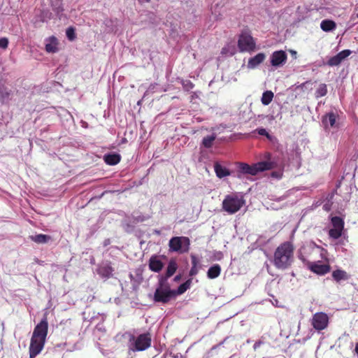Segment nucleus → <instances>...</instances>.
Wrapping results in <instances>:
<instances>
[{"instance_id": "nucleus-14", "label": "nucleus", "mask_w": 358, "mask_h": 358, "mask_svg": "<svg viewBox=\"0 0 358 358\" xmlns=\"http://www.w3.org/2000/svg\"><path fill=\"white\" fill-rule=\"evenodd\" d=\"M45 340L34 338L31 336L30 345H29V357L34 358L42 350L44 347Z\"/></svg>"}, {"instance_id": "nucleus-9", "label": "nucleus", "mask_w": 358, "mask_h": 358, "mask_svg": "<svg viewBox=\"0 0 358 358\" xmlns=\"http://www.w3.org/2000/svg\"><path fill=\"white\" fill-rule=\"evenodd\" d=\"M311 324L317 331L325 329L329 324V317L323 312H318L313 315Z\"/></svg>"}, {"instance_id": "nucleus-22", "label": "nucleus", "mask_w": 358, "mask_h": 358, "mask_svg": "<svg viewBox=\"0 0 358 358\" xmlns=\"http://www.w3.org/2000/svg\"><path fill=\"white\" fill-rule=\"evenodd\" d=\"M336 115L334 112H329L322 117V122L325 128L329 125L334 127L336 124Z\"/></svg>"}, {"instance_id": "nucleus-50", "label": "nucleus", "mask_w": 358, "mask_h": 358, "mask_svg": "<svg viewBox=\"0 0 358 358\" xmlns=\"http://www.w3.org/2000/svg\"><path fill=\"white\" fill-rule=\"evenodd\" d=\"M111 241L110 238H106L103 242V246L106 247L110 244Z\"/></svg>"}, {"instance_id": "nucleus-21", "label": "nucleus", "mask_w": 358, "mask_h": 358, "mask_svg": "<svg viewBox=\"0 0 358 358\" xmlns=\"http://www.w3.org/2000/svg\"><path fill=\"white\" fill-rule=\"evenodd\" d=\"M47 43H45V51L48 53H55L58 52V41L57 38L52 36L46 39Z\"/></svg>"}, {"instance_id": "nucleus-33", "label": "nucleus", "mask_w": 358, "mask_h": 358, "mask_svg": "<svg viewBox=\"0 0 358 358\" xmlns=\"http://www.w3.org/2000/svg\"><path fill=\"white\" fill-rule=\"evenodd\" d=\"M342 232L343 229L332 228L329 231V236L334 239H338L342 236Z\"/></svg>"}, {"instance_id": "nucleus-35", "label": "nucleus", "mask_w": 358, "mask_h": 358, "mask_svg": "<svg viewBox=\"0 0 358 358\" xmlns=\"http://www.w3.org/2000/svg\"><path fill=\"white\" fill-rule=\"evenodd\" d=\"M66 36L69 41H74L76 38L75 29L73 27H68L66 30Z\"/></svg>"}, {"instance_id": "nucleus-46", "label": "nucleus", "mask_w": 358, "mask_h": 358, "mask_svg": "<svg viewBox=\"0 0 358 358\" xmlns=\"http://www.w3.org/2000/svg\"><path fill=\"white\" fill-rule=\"evenodd\" d=\"M228 338V337H226L222 341H221L220 343H219L217 345H213L210 350V352H213L214 350H217V348H219L220 347L224 345V343H225V341H227V339Z\"/></svg>"}, {"instance_id": "nucleus-43", "label": "nucleus", "mask_w": 358, "mask_h": 358, "mask_svg": "<svg viewBox=\"0 0 358 358\" xmlns=\"http://www.w3.org/2000/svg\"><path fill=\"white\" fill-rule=\"evenodd\" d=\"M333 198V195L331 196L330 197V199H329L322 206V208L324 210L327 211V212H329L331 210V207H332V202L331 201V200Z\"/></svg>"}, {"instance_id": "nucleus-38", "label": "nucleus", "mask_w": 358, "mask_h": 358, "mask_svg": "<svg viewBox=\"0 0 358 358\" xmlns=\"http://www.w3.org/2000/svg\"><path fill=\"white\" fill-rule=\"evenodd\" d=\"M150 218L149 215H133V219L135 222H142L146 221Z\"/></svg>"}, {"instance_id": "nucleus-26", "label": "nucleus", "mask_w": 358, "mask_h": 358, "mask_svg": "<svg viewBox=\"0 0 358 358\" xmlns=\"http://www.w3.org/2000/svg\"><path fill=\"white\" fill-rule=\"evenodd\" d=\"M221 273V267L219 264H213L211 266L208 271H207V276L210 279H214L217 278Z\"/></svg>"}, {"instance_id": "nucleus-15", "label": "nucleus", "mask_w": 358, "mask_h": 358, "mask_svg": "<svg viewBox=\"0 0 358 358\" xmlns=\"http://www.w3.org/2000/svg\"><path fill=\"white\" fill-rule=\"evenodd\" d=\"M270 59L271 65L278 68L282 66L286 63L287 55L285 51L278 50L272 53Z\"/></svg>"}, {"instance_id": "nucleus-29", "label": "nucleus", "mask_w": 358, "mask_h": 358, "mask_svg": "<svg viewBox=\"0 0 358 358\" xmlns=\"http://www.w3.org/2000/svg\"><path fill=\"white\" fill-rule=\"evenodd\" d=\"M274 96L273 93L270 90H266L263 92L261 101L263 105L268 106L273 100Z\"/></svg>"}, {"instance_id": "nucleus-37", "label": "nucleus", "mask_w": 358, "mask_h": 358, "mask_svg": "<svg viewBox=\"0 0 358 358\" xmlns=\"http://www.w3.org/2000/svg\"><path fill=\"white\" fill-rule=\"evenodd\" d=\"M122 227L127 233H131L134 230V226L129 223L127 220H124L122 222Z\"/></svg>"}, {"instance_id": "nucleus-3", "label": "nucleus", "mask_w": 358, "mask_h": 358, "mask_svg": "<svg viewBox=\"0 0 358 358\" xmlns=\"http://www.w3.org/2000/svg\"><path fill=\"white\" fill-rule=\"evenodd\" d=\"M245 203L243 196L238 194H228L222 201V209L229 214L238 212Z\"/></svg>"}, {"instance_id": "nucleus-19", "label": "nucleus", "mask_w": 358, "mask_h": 358, "mask_svg": "<svg viewBox=\"0 0 358 358\" xmlns=\"http://www.w3.org/2000/svg\"><path fill=\"white\" fill-rule=\"evenodd\" d=\"M266 55L263 52H259L255 56L250 57L248 62L247 66L248 69H253L257 67L261 63L264 62Z\"/></svg>"}, {"instance_id": "nucleus-17", "label": "nucleus", "mask_w": 358, "mask_h": 358, "mask_svg": "<svg viewBox=\"0 0 358 358\" xmlns=\"http://www.w3.org/2000/svg\"><path fill=\"white\" fill-rule=\"evenodd\" d=\"M164 266V264L161 260V257L158 255H152L148 262V267L150 271L155 273H159Z\"/></svg>"}, {"instance_id": "nucleus-6", "label": "nucleus", "mask_w": 358, "mask_h": 358, "mask_svg": "<svg viewBox=\"0 0 358 358\" xmlns=\"http://www.w3.org/2000/svg\"><path fill=\"white\" fill-rule=\"evenodd\" d=\"M238 169V173L237 176L241 178V174L256 176L259 173L265 171L266 167L265 164L259 162L252 165H249L246 163H239Z\"/></svg>"}, {"instance_id": "nucleus-8", "label": "nucleus", "mask_w": 358, "mask_h": 358, "mask_svg": "<svg viewBox=\"0 0 358 358\" xmlns=\"http://www.w3.org/2000/svg\"><path fill=\"white\" fill-rule=\"evenodd\" d=\"M238 48L241 52H252L256 48V43L250 35L242 34L240 35L238 41Z\"/></svg>"}, {"instance_id": "nucleus-42", "label": "nucleus", "mask_w": 358, "mask_h": 358, "mask_svg": "<svg viewBox=\"0 0 358 358\" xmlns=\"http://www.w3.org/2000/svg\"><path fill=\"white\" fill-rule=\"evenodd\" d=\"M352 53L351 50H343L338 52L337 55L338 57L341 59V60H344L345 58H347L350 54Z\"/></svg>"}, {"instance_id": "nucleus-52", "label": "nucleus", "mask_w": 358, "mask_h": 358, "mask_svg": "<svg viewBox=\"0 0 358 358\" xmlns=\"http://www.w3.org/2000/svg\"><path fill=\"white\" fill-rule=\"evenodd\" d=\"M212 353L213 352H210V350H209L208 352H206L205 355H203L202 358H210Z\"/></svg>"}, {"instance_id": "nucleus-49", "label": "nucleus", "mask_w": 358, "mask_h": 358, "mask_svg": "<svg viewBox=\"0 0 358 358\" xmlns=\"http://www.w3.org/2000/svg\"><path fill=\"white\" fill-rule=\"evenodd\" d=\"M222 257H223V255L221 252H217L215 255V259H218V260L221 259L222 258Z\"/></svg>"}, {"instance_id": "nucleus-55", "label": "nucleus", "mask_w": 358, "mask_h": 358, "mask_svg": "<svg viewBox=\"0 0 358 358\" xmlns=\"http://www.w3.org/2000/svg\"><path fill=\"white\" fill-rule=\"evenodd\" d=\"M355 351L358 355V342L356 343Z\"/></svg>"}, {"instance_id": "nucleus-44", "label": "nucleus", "mask_w": 358, "mask_h": 358, "mask_svg": "<svg viewBox=\"0 0 358 358\" xmlns=\"http://www.w3.org/2000/svg\"><path fill=\"white\" fill-rule=\"evenodd\" d=\"M8 45V40L7 38H0V48L6 49Z\"/></svg>"}, {"instance_id": "nucleus-58", "label": "nucleus", "mask_w": 358, "mask_h": 358, "mask_svg": "<svg viewBox=\"0 0 358 358\" xmlns=\"http://www.w3.org/2000/svg\"><path fill=\"white\" fill-rule=\"evenodd\" d=\"M170 358H173V357H170Z\"/></svg>"}, {"instance_id": "nucleus-23", "label": "nucleus", "mask_w": 358, "mask_h": 358, "mask_svg": "<svg viewBox=\"0 0 358 358\" xmlns=\"http://www.w3.org/2000/svg\"><path fill=\"white\" fill-rule=\"evenodd\" d=\"M214 170L216 176L219 178H222L231 175L230 171L227 168L222 166L219 162H215Z\"/></svg>"}, {"instance_id": "nucleus-10", "label": "nucleus", "mask_w": 358, "mask_h": 358, "mask_svg": "<svg viewBox=\"0 0 358 358\" xmlns=\"http://www.w3.org/2000/svg\"><path fill=\"white\" fill-rule=\"evenodd\" d=\"M114 271L112 263L108 260H104L99 263L96 269L97 274L105 280L113 277Z\"/></svg>"}, {"instance_id": "nucleus-31", "label": "nucleus", "mask_w": 358, "mask_h": 358, "mask_svg": "<svg viewBox=\"0 0 358 358\" xmlns=\"http://www.w3.org/2000/svg\"><path fill=\"white\" fill-rule=\"evenodd\" d=\"M117 24V19H106L104 21V24L107 27V30L108 32L115 31L116 29Z\"/></svg>"}, {"instance_id": "nucleus-39", "label": "nucleus", "mask_w": 358, "mask_h": 358, "mask_svg": "<svg viewBox=\"0 0 358 358\" xmlns=\"http://www.w3.org/2000/svg\"><path fill=\"white\" fill-rule=\"evenodd\" d=\"M254 133H257L260 136H266L268 139L271 138V136L270 134L268 133V131H266V129L263 128V127H259V128H257L254 131Z\"/></svg>"}, {"instance_id": "nucleus-18", "label": "nucleus", "mask_w": 358, "mask_h": 358, "mask_svg": "<svg viewBox=\"0 0 358 358\" xmlns=\"http://www.w3.org/2000/svg\"><path fill=\"white\" fill-rule=\"evenodd\" d=\"M333 280L336 283H341L343 281H347L351 278V275L345 271L338 268L331 273Z\"/></svg>"}, {"instance_id": "nucleus-40", "label": "nucleus", "mask_w": 358, "mask_h": 358, "mask_svg": "<svg viewBox=\"0 0 358 358\" xmlns=\"http://www.w3.org/2000/svg\"><path fill=\"white\" fill-rule=\"evenodd\" d=\"M317 96H324L327 93V87L325 85H322L317 90Z\"/></svg>"}, {"instance_id": "nucleus-1", "label": "nucleus", "mask_w": 358, "mask_h": 358, "mask_svg": "<svg viewBox=\"0 0 358 358\" xmlns=\"http://www.w3.org/2000/svg\"><path fill=\"white\" fill-rule=\"evenodd\" d=\"M293 245L285 242L277 248L274 253L273 264L279 269H286L293 261Z\"/></svg>"}, {"instance_id": "nucleus-56", "label": "nucleus", "mask_w": 358, "mask_h": 358, "mask_svg": "<svg viewBox=\"0 0 358 358\" xmlns=\"http://www.w3.org/2000/svg\"><path fill=\"white\" fill-rule=\"evenodd\" d=\"M63 11V8L62 7H58L57 8V13H59V12H62Z\"/></svg>"}, {"instance_id": "nucleus-4", "label": "nucleus", "mask_w": 358, "mask_h": 358, "mask_svg": "<svg viewBox=\"0 0 358 358\" xmlns=\"http://www.w3.org/2000/svg\"><path fill=\"white\" fill-rule=\"evenodd\" d=\"M151 335L143 333L138 336H131L129 339V349L134 352L144 351L151 345Z\"/></svg>"}, {"instance_id": "nucleus-51", "label": "nucleus", "mask_w": 358, "mask_h": 358, "mask_svg": "<svg viewBox=\"0 0 358 358\" xmlns=\"http://www.w3.org/2000/svg\"><path fill=\"white\" fill-rule=\"evenodd\" d=\"M181 275L180 274H178V275H176L174 278H173V281L174 282H178L181 280Z\"/></svg>"}, {"instance_id": "nucleus-57", "label": "nucleus", "mask_w": 358, "mask_h": 358, "mask_svg": "<svg viewBox=\"0 0 358 358\" xmlns=\"http://www.w3.org/2000/svg\"><path fill=\"white\" fill-rule=\"evenodd\" d=\"M290 52H291L292 55L293 56H294V57H296V55L297 54L295 50H291Z\"/></svg>"}, {"instance_id": "nucleus-47", "label": "nucleus", "mask_w": 358, "mask_h": 358, "mask_svg": "<svg viewBox=\"0 0 358 358\" xmlns=\"http://www.w3.org/2000/svg\"><path fill=\"white\" fill-rule=\"evenodd\" d=\"M198 271H199V270H198L197 267L192 266V268L189 272V276H192V277L194 276L198 273Z\"/></svg>"}, {"instance_id": "nucleus-36", "label": "nucleus", "mask_w": 358, "mask_h": 358, "mask_svg": "<svg viewBox=\"0 0 358 358\" xmlns=\"http://www.w3.org/2000/svg\"><path fill=\"white\" fill-rule=\"evenodd\" d=\"M181 85H182L184 90L187 92L192 90L194 87L193 83L189 80H182Z\"/></svg>"}, {"instance_id": "nucleus-32", "label": "nucleus", "mask_w": 358, "mask_h": 358, "mask_svg": "<svg viewBox=\"0 0 358 358\" xmlns=\"http://www.w3.org/2000/svg\"><path fill=\"white\" fill-rule=\"evenodd\" d=\"M342 62L343 60H341V59L336 54V55L329 59V60L327 62V64L329 66H336L339 65Z\"/></svg>"}, {"instance_id": "nucleus-7", "label": "nucleus", "mask_w": 358, "mask_h": 358, "mask_svg": "<svg viewBox=\"0 0 358 358\" xmlns=\"http://www.w3.org/2000/svg\"><path fill=\"white\" fill-rule=\"evenodd\" d=\"M260 162L266 164V169L265 171L281 168L284 165V159L280 155L270 152L264 153V160Z\"/></svg>"}, {"instance_id": "nucleus-30", "label": "nucleus", "mask_w": 358, "mask_h": 358, "mask_svg": "<svg viewBox=\"0 0 358 358\" xmlns=\"http://www.w3.org/2000/svg\"><path fill=\"white\" fill-rule=\"evenodd\" d=\"M217 136L215 134L205 136L202 139L201 145L206 148H210L213 146V141L215 140Z\"/></svg>"}, {"instance_id": "nucleus-41", "label": "nucleus", "mask_w": 358, "mask_h": 358, "mask_svg": "<svg viewBox=\"0 0 358 358\" xmlns=\"http://www.w3.org/2000/svg\"><path fill=\"white\" fill-rule=\"evenodd\" d=\"M170 357H173V358H182V355L180 353L174 354L172 352L166 351L163 355L162 358H170Z\"/></svg>"}, {"instance_id": "nucleus-53", "label": "nucleus", "mask_w": 358, "mask_h": 358, "mask_svg": "<svg viewBox=\"0 0 358 358\" xmlns=\"http://www.w3.org/2000/svg\"><path fill=\"white\" fill-rule=\"evenodd\" d=\"M153 233L155 234H157V235H160L161 234V231L159 230H158V229H154Z\"/></svg>"}, {"instance_id": "nucleus-48", "label": "nucleus", "mask_w": 358, "mask_h": 358, "mask_svg": "<svg viewBox=\"0 0 358 358\" xmlns=\"http://www.w3.org/2000/svg\"><path fill=\"white\" fill-rule=\"evenodd\" d=\"M262 344V342L261 341H256L253 345V348L255 350H256L257 348H259L261 345Z\"/></svg>"}, {"instance_id": "nucleus-16", "label": "nucleus", "mask_w": 358, "mask_h": 358, "mask_svg": "<svg viewBox=\"0 0 358 358\" xmlns=\"http://www.w3.org/2000/svg\"><path fill=\"white\" fill-rule=\"evenodd\" d=\"M178 267V264L176 259H170L166 268L165 273L159 274L157 275V280H162L168 282L169 278H171L176 272Z\"/></svg>"}, {"instance_id": "nucleus-13", "label": "nucleus", "mask_w": 358, "mask_h": 358, "mask_svg": "<svg viewBox=\"0 0 358 358\" xmlns=\"http://www.w3.org/2000/svg\"><path fill=\"white\" fill-rule=\"evenodd\" d=\"M308 268L310 271L319 275H324L328 273L331 270L329 264H322L320 261L308 262Z\"/></svg>"}, {"instance_id": "nucleus-54", "label": "nucleus", "mask_w": 358, "mask_h": 358, "mask_svg": "<svg viewBox=\"0 0 358 358\" xmlns=\"http://www.w3.org/2000/svg\"><path fill=\"white\" fill-rule=\"evenodd\" d=\"M140 3H149L150 0H138Z\"/></svg>"}, {"instance_id": "nucleus-45", "label": "nucleus", "mask_w": 358, "mask_h": 358, "mask_svg": "<svg viewBox=\"0 0 358 358\" xmlns=\"http://www.w3.org/2000/svg\"><path fill=\"white\" fill-rule=\"evenodd\" d=\"M191 263H192V266L197 267L199 262L195 255H193V254L191 255Z\"/></svg>"}, {"instance_id": "nucleus-28", "label": "nucleus", "mask_w": 358, "mask_h": 358, "mask_svg": "<svg viewBox=\"0 0 358 358\" xmlns=\"http://www.w3.org/2000/svg\"><path fill=\"white\" fill-rule=\"evenodd\" d=\"M331 223L333 226V228H336L339 229H344V220L338 216H334L331 217Z\"/></svg>"}, {"instance_id": "nucleus-5", "label": "nucleus", "mask_w": 358, "mask_h": 358, "mask_svg": "<svg viewBox=\"0 0 358 358\" xmlns=\"http://www.w3.org/2000/svg\"><path fill=\"white\" fill-rule=\"evenodd\" d=\"M189 239L185 236H175L169 240V250L179 253L187 252L189 249Z\"/></svg>"}, {"instance_id": "nucleus-11", "label": "nucleus", "mask_w": 358, "mask_h": 358, "mask_svg": "<svg viewBox=\"0 0 358 358\" xmlns=\"http://www.w3.org/2000/svg\"><path fill=\"white\" fill-rule=\"evenodd\" d=\"M48 320L47 317L44 316L41 321L35 327L32 336L45 340L48 334Z\"/></svg>"}, {"instance_id": "nucleus-24", "label": "nucleus", "mask_w": 358, "mask_h": 358, "mask_svg": "<svg viewBox=\"0 0 358 358\" xmlns=\"http://www.w3.org/2000/svg\"><path fill=\"white\" fill-rule=\"evenodd\" d=\"M320 28L323 31L331 32L336 29V23L332 20L325 19L321 22Z\"/></svg>"}, {"instance_id": "nucleus-25", "label": "nucleus", "mask_w": 358, "mask_h": 358, "mask_svg": "<svg viewBox=\"0 0 358 358\" xmlns=\"http://www.w3.org/2000/svg\"><path fill=\"white\" fill-rule=\"evenodd\" d=\"M192 278H189L185 282L180 284L176 289H173L175 298L177 296L184 294L188 289H189L192 285Z\"/></svg>"}, {"instance_id": "nucleus-2", "label": "nucleus", "mask_w": 358, "mask_h": 358, "mask_svg": "<svg viewBox=\"0 0 358 358\" xmlns=\"http://www.w3.org/2000/svg\"><path fill=\"white\" fill-rule=\"evenodd\" d=\"M173 299H175L174 292L171 288L169 283L158 280L153 295V301L155 303L166 304Z\"/></svg>"}, {"instance_id": "nucleus-20", "label": "nucleus", "mask_w": 358, "mask_h": 358, "mask_svg": "<svg viewBox=\"0 0 358 358\" xmlns=\"http://www.w3.org/2000/svg\"><path fill=\"white\" fill-rule=\"evenodd\" d=\"M121 160V155L117 152H113L103 155L104 162L110 166L117 164Z\"/></svg>"}, {"instance_id": "nucleus-12", "label": "nucleus", "mask_w": 358, "mask_h": 358, "mask_svg": "<svg viewBox=\"0 0 358 358\" xmlns=\"http://www.w3.org/2000/svg\"><path fill=\"white\" fill-rule=\"evenodd\" d=\"M83 315L85 321L87 320L91 323L97 321V324H96L95 329L99 331L105 332L106 329L103 324V322H104L106 317V315L104 314H100L99 313L97 314H95V313H94L93 315L92 316H90V315L88 316H86L87 313L85 311L83 312Z\"/></svg>"}, {"instance_id": "nucleus-34", "label": "nucleus", "mask_w": 358, "mask_h": 358, "mask_svg": "<svg viewBox=\"0 0 358 358\" xmlns=\"http://www.w3.org/2000/svg\"><path fill=\"white\" fill-rule=\"evenodd\" d=\"M0 90H1V92H0L1 99L3 101L8 99L9 96L12 94V91L4 86H2L0 88Z\"/></svg>"}, {"instance_id": "nucleus-27", "label": "nucleus", "mask_w": 358, "mask_h": 358, "mask_svg": "<svg viewBox=\"0 0 358 358\" xmlns=\"http://www.w3.org/2000/svg\"><path fill=\"white\" fill-rule=\"evenodd\" d=\"M29 238L36 243H46L51 240V236L46 234H36L34 236H30Z\"/></svg>"}]
</instances>
